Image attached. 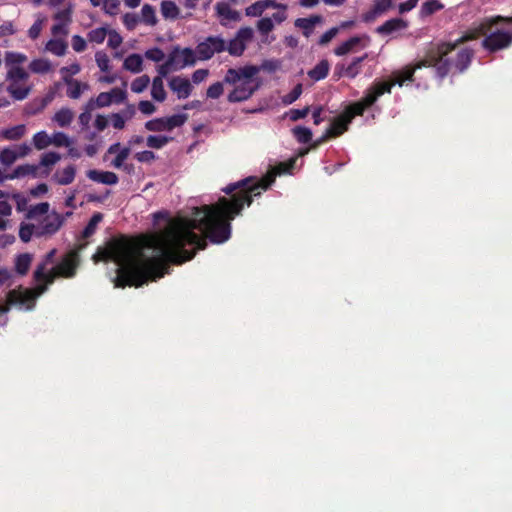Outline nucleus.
<instances>
[{
	"instance_id": "1",
	"label": "nucleus",
	"mask_w": 512,
	"mask_h": 512,
	"mask_svg": "<svg viewBox=\"0 0 512 512\" xmlns=\"http://www.w3.org/2000/svg\"><path fill=\"white\" fill-rule=\"evenodd\" d=\"M130 240L119 259L115 286L141 287L169 274V264L182 265L204 250L207 240L221 244L231 236V226H162Z\"/></svg>"
},
{
	"instance_id": "2",
	"label": "nucleus",
	"mask_w": 512,
	"mask_h": 512,
	"mask_svg": "<svg viewBox=\"0 0 512 512\" xmlns=\"http://www.w3.org/2000/svg\"><path fill=\"white\" fill-rule=\"evenodd\" d=\"M272 179L255 181L253 178H246L241 181L227 185L222 191L227 196L209 205L193 207L191 219L174 220L168 211H158L152 214L153 224H231V222L242 213L245 207H249L254 197H258L269 187Z\"/></svg>"
},
{
	"instance_id": "3",
	"label": "nucleus",
	"mask_w": 512,
	"mask_h": 512,
	"mask_svg": "<svg viewBox=\"0 0 512 512\" xmlns=\"http://www.w3.org/2000/svg\"><path fill=\"white\" fill-rule=\"evenodd\" d=\"M473 58L474 51L471 48L458 49L452 42H438L425 51L422 66L434 68L435 76L442 81L452 71L464 73Z\"/></svg>"
},
{
	"instance_id": "4",
	"label": "nucleus",
	"mask_w": 512,
	"mask_h": 512,
	"mask_svg": "<svg viewBox=\"0 0 512 512\" xmlns=\"http://www.w3.org/2000/svg\"><path fill=\"white\" fill-rule=\"evenodd\" d=\"M258 73L259 68L254 65L228 69L223 82L233 85L234 89L228 94L227 100L230 103L248 100L259 88V82L255 79Z\"/></svg>"
},
{
	"instance_id": "5",
	"label": "nucleus",
	"mask_w": 512,
	"mask_h": 512,
	"mask_svg": "<svg viewBox=\"0 0 512 512\" xmlns=\"http://www.w3.org/2000/svg\"><path fill=\"white\" fill-rule=\"evenodd\" d=\"M393 87V83L375 81L365 92L364 97L355 103L348 105L343 113L346 115L350 122L356 116H362L365 110L371 107L379 97L385 93L390 94Z\"/></svg>"
},
{
	"instance_id": "6",
	"label": "nucleus",
	"mask_w": 512,
	"mask_h": 512,
	"mask_svg": "<svg viewBox=\"0 0 512 512\" xmlns=\"http://www.w3.org/2000/svg\"><path fill=\"white\" fill-rule=\"evenodd\" d=\"M38 283L33 289H25L19 286L10 290L7 293L5 305H9V308L11 306H18L25 310H33L36 306L37 298L48 290L47 284L43 282Z\"/></svg>"
},
{
	"instance_id": "7",
	"label": "nucleus",
	"mask_w": 512,
	"mask_h": 512,
	"mask_svg": "<svg viewBox=\"0 0 512 512\" xmlns=\"http://www.w3.org/2000/svg\"><path fill=\"white\" fill-rule=\"evenodd\" d=\"M29 74L28 72L20 67V66H12L8 67L6 79L9 81V85L7 87V91L15 100H24L27 98L31 91L30 86H23L21 83H24L28 80Z\"/></svg>"
},
{
	"instance_id": "8",
	"label": "nucleus",
	"mask_w": 512,
	"mask_h": 512,
	"mask_svg": "<svg viewBox=\"0 0 512 512\" xmlns=\"http://www.w3.org/2000/svg\"><path fill=\"white\" fill-rule=\"evenodd\" d=\"M225 51V39L221 35H211L204 38L196 46L197 58L200 61H207Z\"/></svg>"
},
{
	"instance_id": "9",
	"label": "nucleus",
	"mask_w": 512,
	"mask_h": 512,
	"mask_svg": "<svg viewBox=\"0 0 512 512\" xmlns=\"http://www.w3.org/2000/svg\"><path fill=\"white\" fill-rule=\"evenodd\" d=\"M500 22L512 24V16L504 17L499 15L492 18H487L476 29L466 32L460 38L452 42V44L456 47H459L468 41L477 39L480 35H486L494 25H497Z\"/></svg>"
},
{
	"instance_id": "10",
	"label": "nucleus",
	"mask_w": 512,
	"mask_h": 512,
	"mask_svg": "<svg viewBox=\"0 0 512 512\" xmlns=\"http://www.w3.org/2000/svg\"><path fill=\"white\" fill-rule=\"evenodd\" d=\"M85 246L86 243H81L77 248L70 250L64 255L60 263L55 267L59 277L73 278L76 275L80 265L79 252L84 249Z\"/></svg>"
},
{
	"instance_id": "11",
	"label": "nucleus",
	"mask_w": 512,
	"mask_h": 512,
	"mask_svg": "<svg viewBox=\"0 0 512 512\" xmlns=\"http://www.w3.org/2000/svg\"><path fill=\"white\" fill-rule=\"evenodd\" d=\"M186 114H174L168 117H161L149 120L145 123V128L152 132L172 131L181 127L187 121Z\"/></svg>"
},
{
	"instance_id": "12",
	"label": "nucleus",
	"mask_w": 512,
	"mask_h": 512,
	"mask_svg": "<svg viewBox=\"0 0 512 512\" xmlns=\"http://www.w3.org/2000/svg\"><path fill=\"white\" fill-rule=\"evenodd\" d=\"M512 44V33L502 30H497L490 34L482 41V47L490 52L505 49Z\"/></svg>"
},
{
	"instance_id": "13",
	"label": "nucleus",
	"mask_w": 512,
	"mask_h": 512,
	"mask_svg": "<svg viewBox=\"0 0 512 512\" xmlns=\"http://www.w3.org/2000/svg\"><path fill=\"white\" fill-rule=\"evenodd\" d=\"M422 63H424V56L415 61L414 63H410L406 66H404L402 69L396 71L394 73V81H387L388 83H393V86L395 84H398L399 86H403L405 82L414 81V75L416 70L422 69V68H428V66H422Z\"/></svg>"
},
{
	"instance_id": "14",
	"label": "nucleus",
	"mask_w": 512,
	"mask_h": 512,
	"mask_svg": "<svg viewBox=\"0 0 512 512\" xmlns=\"http://www.w3.org/2000/svg\"><path fill=\"white\" fill-rule=\"evenodd\" d=\"M393 7V0H374L372 8L366 13L362 14V20L365 23H372L378 17L384 15Z\"/></svg>"
},
{
	"instance_id": "15",
	"label": "nucleus",
	"mask_w": 512,
	"mask_h": 512,
	"mask_svg": "<svg viewBox=\"0 0 512 512\" xmlns=\"http://www.w3.org/2000/svg\"><path fill=\"white\" fill-rule=\"evenodd\" d=\"M215 12L217 17L220 18V24L223 27L228 26V21L240 22L242 20L240 12L232 9L226 2H217L215 5Z\"/></svg>"
},
{
	"instance_id": "16",
	"label": "nucleus",
	"mask_w": 512,
	"mask_h": 512,
	"mask_svg": "<svg viewBox=\"0 0 512 512\" xmlns=\"http://www.w3.org/2000/svg\"><path fill=\"white\" fill-rule=\"evenodd\" d=\"M170 53H175V62L178 69H182L186 66H193L198 59L196 49L193 50L189 47L180 48L179 46H176Z\"/></svg>"
},
{
	"instance_id": "17",
	"label": "nucleus",
	"mask_w": 512,
	"mask_h": 512,
	"mask_svg": "<svg viewBox=\"0 0 512 512\" xmlns=\"http://www.w3.org/2000/svg\"><path fill=\"white\" fill-rule=\"evenodd\" d=\"M408 28V22L402 18H391L376 28V33L381 36H390L396 32Z\"/></svg>"
},
{
	"instance_id": "18",
	"label": "nucleus",
	"mask_w": 512,
	"mask_h": 512,
	"mask_svg": "<svg viewBox=\"0 0 512 512\" xmlns=\"http://www.w3.org/2000/svg\"><path fill=\"white\" fill-rule=\"evenodd\" d=\"M169 87L177 93L179 99L188 98L192 92V85L187 78L174 76L169 81Z\"/></svg>"
},
{
	"instance_id": "19",
	"label": "nucleus",
	"mask_w": 512,
	"mask_h": 512,
	"mask_svg": "<svg viewBox=\"0 0 512 512\" xmlns=\"http://www.w3.org/2000/svg\"><path fill=\"white\" fill-rule=\"evenodd\" d=\"M61 226H20L19 237L23 242H29L33 233L53 234L56 233Z\"/></svg>"
},
{
	"instance_id": "20",
	"label": "nucleus",
	"mask_w": 512,
	"mask_h": 512,
	"mask_svg": "<svg viewBox=\"0 0 512 512\" xmlns=\"http://www.w3.org/2000/svg\"><path fill=\"white\" fill-rule=\"evenodd\" d=\"M323 21L321 15H312L307 18H297L294 22V25L302 30V33L305 37H309L315 28L316 24H319Z\"/></svg>"
},
{
	"instance_id": "21",
	"label": "nucleus",
	"mask_w": 512,
	"mask_h": 512,
	"mask_svg": "<svg viewBox=\"0 0 512 512\" xmlns=\"http://www.w3.org/2000/svg\"><path fill=\"white\" fill-rule=\"evenodd\" d=\"M76 176L75 165H68L64 169H58L52 176V180L58 185H69L71 184Z\"/></svg>"
},
{
	"instance_id": "22",
	"label": "nucleus",
	"mask_w": 512,
	"mask_h": 512,
	"mask_svg": "<svg viewBox=\"0 0 512 512\" xmlns=\"http://www.w3.org/2000/svg\"><path fill=\"white\" fill-rule=\"evenodd\" d=\"M87 177L92 181L106 185H115L119 181L118 176L111 171L89 170Z\"/></svg>"
},
{
	"instance_id": "23",
	"label": "nucleus",
	"mask_w": 512,
	"mask_h": 512,
	"mask_svg": "<svg viewBox=\"0 0 512 512\" xmlns=\"http://www.w3.org/2000/svg\"><path fill=\"white\" fill-rule=\"evenodd\" d=\"M56 277H59V275L55 267L50 272H46L45 263L39 264L33 274V278L36 282H43L47 284V287L54 283Z\"/></svg>"
},
{
	"instance_id": "24",
	"label": "nucleus",
	"mask_w": 512,
	"mask_h": 512,
	"mask_svg": "<svg viewBox=\"0 0 512 512\" xmlns=\"http://www.w3.org/2000/svg\"><path fill=\"white\" fill-rule=\"evenodd\" d=\"M350 123V119L342 112L339 116L334 118L327 130L332 137L336 138L348 130Z\"/></svg>"
},
{
	"instance_id": "25",
	"label": "nucleus",
	"mask_w": 512,
	"mask_h": 512,
	"mask_svg": "<svg viewBox=\"0 0 512 512\" xmlns=\"http://www.w3.org/2000/svg\"><path fill=\"white\" fill-rule=\"evenodd\" d=\"M63 81L65 82V84L68 85L66 95L71 99L80 98L83 90L88 89L87 84H82L81 82L70 76H64Z\"/></svg>"
},
{
	"instance_id": "26",
	"label": "nucleus",
	"mask_w": 512,
	"mask_h": 512,
	"mask_svg": "<svg viewBox=\"0 0 512 512\" xmlns=\"http://www.w3.org/2000/svg\"><path fill=\"white\" fill-rule=\"evenodd\" d=\"M26 133V126L19 124L0 131V138L8 141H17L21 139Z\"/></svg>"
},
{
	"instance_id": "27",
	"label": "nucleus",
	"mask_w": 512,
	"mask_h": 512,
	"mask_svg": "<svg viewBox=\"0 0 512 512\" xmlns=\"http://www.w3.org/2000/svg\"><path fill=\"white\" fill-rule=\"evenodd\" d=\"M38 168H39V166L32 165V164L19 165L13 170V172L11 174L7 175V179L12 180V179H16V178L25 177L28 175H31L32 177H36Z\"/></svg>"
},
{
	"instance_id": "28",
	"label": "nucleus",
	"mask_w": 512,
	"mask_h": 512,
	"mask_svg": "<svg viewBox=\"0 0 512 512\" xmlns=\"http://www.w3.org/2000/svg\"><path fill=\"white\" fill-rule=\"evenodd\" d=\"M330 64L328 60H321L313 69L308 71V76L314 81H320L328 75Z\"/></svg>"
},
{
	"instance_id": "29",
	"label": "nucleus",
	"mask_w": 512,
	"mask_h": 512,
	"mask_svg": "<svg viewBox=\"0 0 512 512\" xmlns=\"http://www.w3.org/2000/svg\"><path fill=\"white\" fill-rule=\"evenodd\" d=\"M368 58V54L365 53L360 57L353 58L352 62L346 67V77L350 79L356 78L362 71V63Z\"/></svg>"
},
{
	"instance_id": "30",
	"label": "nucleus",
	"mask_w": 512,
	"mask_h": 512,
	"mask_svg": "<svg viewBox=\"0 0 512 512\" xmlns=\"http://www.w3.org/2000/svg\"><path fill=\"white\" fill-rule=\"evenodd\" d=\"M143 59L139 54H130L126 57L123 63V68L132 73H139L142 71Z\"/></svg>"
},
{
	"instance_id": "31",
	"label": "nucleus",
	"mask_w": 512,
	"mask_h": 512,
	"mask_svg": "<svg viewBox=\"0 0 512 512\" xmlns=\"http://www.w3.org/2000/svg\"><path fill=\"white\" fill-rule=\"evenodd\" d=\"M67 48V43L62 39H50L45 45V49L56 56H64Z\"/></svg>"
},
{
	"instance_id": "32",
	"label": "nucleus",
	"mask_w": 512,
	"mask_h": 512,
	"mask_svg": "<svg viewBox=\"0 0 512 512\" xmlns=\"http://www.w3.org/2000/svg\"><path fill=\"white\" fill-rule=\"evenodd\" d=\"M246 50V44L242 43L237 37H233L228 42L225 40V51L231 56L239 57Z\"/></svg>"
},
{
	"instance_id": "33",
	"label": "nucleus",
	"mask_w": 512,
	"mask_h": 512,
	"mask_svg": "<svg viewBox=\"0 0 512 512\" xmlns=\"http://www.w3.org/2000/svg\"><path fill=\"white\" fill-rule=\"evenodd\" d=\"M151 96L158 102H163L166 99V91L164 89L163 79L154 77L152 81Z\"/></svg>"
},
{
	"instance_id": "34",
	"label": "nucleus",
	"mask_w": 512,
	"mask_h": 512,
	"mask_svg": "<svg viewBox=\"0 0 512 512\" xmlns=\"http://www.w3.org/2000/svg\"><path fill=\"white\" fill-rule=\"evenodd\" d=\"M74 118V114L69 108H61L53 117V120L60 126H69Z\"/></svg>"
},
{
	"instance_id": "35",
	"label": "nucleus",
	"mask_w": 512,
	"mask_h": 512,
	"mask_svg": "<svg viewBox=\"0 0 512 512\" xmlns=\"http://www.w3.org/2000/svg\"><path fill=\"white\" fill-rule=\"evenodd\" d=\"M32 257L28 253L20 254L15 261V270L19 275H26L31 265Z\"/></svg>"
},
{
	"instance_id": "36",
	"label": "nucleus",
	"mask_w": 512,
	"mask_h": 512,
	"mask_svg": "<svg viewBox=\"0 0 512 512\" xmlns=\"http://www.w3.org/2000/svg\"><path fill=\"white\" fill-rule=\"evenodd\" d=\"M140 21L149 26H155L157 24V17L155 9L150 4H144L141 9Z\"/></svg>"
},
{
	"instance_id": "37",
	"label": "nucleus",
	"mask_w": 512,
	"mask_h": 512,
	"mask_svg": "<svg viewBox=\"0 0 512 512\" xmlns=\"http://www.w3.org/2000/svg\"><path fill=\"white\" fill-rule=\"evenodd\" d=\"M443 8L444 5L439 0H428L422 4L420 15L422 17H427L442 10Z\"/></svg>"
},
{
	"instance_id": "38",
	"label": "nucleus",
	"mask_w": 512,
	"mask_h": 512,
	"mask_svg": "<svg viewBox=\"0 0 512 512\" xmlns=\"http://www.w3.org/2000/svg\"><path fill=\"white\" fill-rule=\"evenodd\" d=\"M161 14L165 19H176L179 16V8L173 1H163Z\"/></svg>"
},
{
	"instance_id": "39",
	"label": "nucleus",
	"mask_w": 512,
	"mask_h": 512,
	"mask_svg": "<svg viewBox=\"0 0 512 512\" xmlns=\"http://www.w3.org/2000/svg\"><path fill=\"white\" fill-rule=\"evenodd\" d=\"M172 68L178 69L177 64L175 62V53H170L168 55L167 60L158 66V68H157L158 76L157 77H160L161 79H163L165 76L168 75V73L172 70Z\"/></svg>"
},
{
	"instance_id": "40",
	"label": "nucleus",
	"mask_w": 512,
	"mask_h": 512,
	"mask_svg": "<svg viewBox=\"0 0 512 512\" xmlns=\"http://www.w3.org/2000/svg\"><path fill=\"white\" fill-rule=\"evenodd\" d=\"M29 69L33 73L44 74L51 70V63L48 59H44V58L34 59L33 61L30 62Z\"/></svg>"
},
{
	"instance_id": "41",
	"label": "nucleus",
	"mask_w": 512,
	"mask_h": 512,
	"mask_svg": "<svg viewBox=\"0 0 512 512\" xmlns=\"http://www.w3.org/2000/svg\"><path fill=\"white\" fill-rule=\"evenodd\" d=\"M173 138L164 135H149L147 137V146L153 149H161L168 144Z\"/></svg>"
},
{
	"instance_id": "42",
	"label": "nucleus",
	"mask_w": 512,
	"mask_h": 512,
	"mask_svg": "<svg viewBox=\"0 0 512 512\" xmlns=\"http://www.w3.org/2000/svg\"><path fill=\"white\" fill-rule=\"evenodd\" d=\"M292 132L299 143L307 144L312 140V131L307 127L296 126Z\"/></svg>"
},
{
	"instance_id": "43",
	"label": "nucleus",
	"mask_w": 512,
	"mask_h": 512,
	"mask_svg": "<svg viewBox=\"0 0 512 512\" xmlns=\"http://www.w3.org/2000/svg\"><path fill=\"white\" fill-rule=\"evenodd\" d=\"M49 210V204L47 202L38 203L30 206L27 213V219H35L37 217L45 215Z\"/></svg>"
},
{
	"instance_id": "44",
	"label": "nucleus",
	"mask_w": 512,
	"mask_h": 512,
	"mask_svg": "<svg viewBox=\"0 0 512 512\" xmlns=\"http://www.w3.org/2000/svg\"><path fill=\"white\" fill-rule=\"evenodd\" d=\"M108 34V30L105 27H100L93 29L88 32L87 39L91 43L101 44L104 42L106 36Z\"/></svg>"
},
{
	"instance_id": "45",
	"label": "nucleus",
	"mask_w": 512,
	"mask_h": 512,
	"mask_svg": "<svg viewBox=\"0 0 512 512\" xmlns=\"http://www.w3.org/2000/svg\"><path fill=\"white\" fill-rule=\"evenodd\" d=\"M27 60V56L19 52H7L5 55V64L8 67L19 66Z\"/></svg>"
},
{
	"instance_id": "46",
	"label": "nucleus",
	"mask_w": 512,
	"mask_h": 512,
	"mask_svg": "<svg viewBox=\"0 0 512 512\" xmlns=\"http://www.w3.org/2000/svg\"><path fill=\"white\" fill-rule=\"evenodd\" d=\"M33 144L36 149L42 150L51 145V140L49 135L45 131H40L34 134Z\"/></svg>"
},
{
	"instance_id": "47",
	"label": "nucleus",
	"mask_w": 512,
	"mask_h": 512,
	"mask_svg": "<svg viewBox=\"0 0 512 512\" xmlns=\"http://www.w3.org/2000/svg\"><path fill=\"white\" fill-rule=\"evenodd\" d=\"M18 158L17 152L9 147L0 151V162L5 166L12 165Z\"/></svg>"
},
{
	"instance_id": "48",
	"label": "nucleus",
	"mask_w": 512,
	"mask_h": 512,
	"mask_svg": "<svg viewBox=\"0 0 512 512\" xmlns=\"http://www.w3.org/2000/svg\"><path fill=\"white\" fill-rule=\"evenodd\" d=\"M150 84V77L148 75H142L135 78L131 83V90L134 93H142Z\"/></svg>"
},
{
	"instance_id": "49",
	"label": "nucleus",
	"mask_w": 512,
	"mask_h": 512,
	"mask_svg": "<svg viewBox=\"0 0 512 512\" xmlns=\"http://www.w3.org/2000/svg\"><path fill=\"white\" fill-rule=\"evenodd\" d=\"M115 252L110 248H98L97 252L93 255V260L95 263L98 262H107L114 258Z\"/></svg>"
},
{
	"instance_id": "50",
	"label": "nucleus",
	"mask_w": 512,
	"mask_h": 512,
	"mask_svg": "<svg viewBox=\"0 0 512 512\" xmlns=\"http://www.w3.org/2000/svg\"><path fill=\"white\" fill-rule=\"evenodd\" d=\"M60 159H61V156L59 153L47 152L41 156L39 166L50 167V166L55 165Z\"/></svg>"
},
{
	"instance_id": "51",
	"label": "nucleus",
	"mask_w": 512,
	"mask_h": 512,
	"mask_svg": "<svg viewBox=\"0 0 512 512\" xmlns=\"http://www.w3.org/2000/svg\"><path fill=\"white\" fill-rule=\"evenodd\" d=\"M50 140L56 147H68L71 144L69 137L63 132H55Z\"/></svg>"
},
{
	"instance_id": "52",
	"label": "nucleus",
	"mask_w": 512,
	"mask_h": 512,
	"mask_svg": "<svg viewBox=\"0 0 512 512\" xmlns=\"http://www.w3.org/2000/svg\"><path fill=\"white\" fill-rule=\"evenodd\" d=\"M257 29L261 35H267L274 29L272 18L264 17L257 22Z\"/></svg>"
},
{
	"instance_id": "53",
	"label": "nucleus",
	"mask_w": 512,
	"mask_h": 512,
	"mask_svg": "<svg viewBox=\"0 0 512 512\" xmlns=\"http://www.w3.org/2000/svg\"><path fill=\"white\" fill-rule=\"evenodd\" d=\"M95 60L99 69L103 72H107L110 69V59L108 55L103 51H98L95 54Z\"/></svg>"
},
{
	"instance_id": "54",
	"label": "nucleus",
	"mask_w": 512,
	"mask_h": 512,
	"mask_svg": "<svg viewBox=\"0 0 512 512\" xmlns=\"http://www.w3.org/2000/svg\"><path fill=\"white\" fill-rule=\"evenodd\" d=\"M140 22V17L135 13H126L123 15V24L127 30H134Z\"/></svg>"
},
{
	"instance_id": "55",
	"label": "nucleus",
	"mask_w": 512,
	"mask_h": 512,
	"mask_svg": "<svg viewBox=\"0 0 512 512\" xmlns=\"http://www.w3.org/2000/svg\"><path fill=\"white\" fill-rule=\"evenodd\" d=\"M131 150L129 147H124L122 148L116 155V157L114 158V160L112 161V165L115 167V168H122L125 164V160L128 158L129 154H130Z\"/></svg>"
},
{
	"instance_id": "56",
	"label": "nucleus",
	"mask_w": 512,
	"mask_h": 512,
	"mask_svg": "<svg viewBox=\"0 0 512 512\" xmlns=\"http://www.w3.org/2000/svg\"><path fill=\"white\" fill-rule=\"evenodd\" d=\"M54 19L59 23L64 22V24H70L72 21V7L69 6L63 10L58 11L55 13Z\"/></svg>"
},
{
	"instance_id": "57",
	"label": "nucleus",
	"mask_w": 512,
	"mask_h": 512,
	"mask_svg": "<svg viewBox=\"0 0 512 512\" xmlns=\"http://www.w3.org/2000/svg\"><path fill=\"white\" fill-rule=\"evenodd\" d=\"M224 88L222 82H215L207 89L206 95L211 99H218L223 94Z\"/></svg>"
},
{
	"instance_id": "58",
	"label": "nucleus",
	"mask_w": 512,
	"mask_h": 512,
	"mask_svg": "<svg viewBox=\"0 0 512 512\" xmlns=\"http://www.w3.org/2000/svg\"><path fill=\"white\" fill-rule=\"evenodd\" d=\"M302 91V84H297L287 95L283 97V102L285 104H292L301 96Z\"/></svg>"
},
{
	"instance_id": "59",
	"label": "nucleus",
	"mask_w": 512,
	"mask_h": 512,
	"mask_svg": "<svg viewBox=\"0 0 512 512\" xmlns=\"http://www.w3.org/2000/svg\"><path fill=\"white\" fill-rule=\"evenodd\" d=\"M263 12L264 8L260 0L245 8V15L248 17H259Z\"/></svg>"
},
{
	"instance_id": "60",
	"label": "nucleus",
	"mask_w": 512,
	"mask_h": 512,
	"mask_svg": "<svg viewBox=\"0 0 512 512\" xmlns=\"http://www.w3.org/2000/svg\"><path fill=\"white\" fill-rule=\"evenodd\" d=\"M253 36L254 32L251 27H241L235 34V37H237L244 44L251 41Z\"/></svg>"
},
{
	"instance_id": "61",
	"label": "nucleus",
	"mask_w": 512,
	"mask_h": 512,
	"mask_svg": "<svg viewBox=\"0 0 512 512\" xmlns=\"http://www.w3.org/2000/svg\"><path fill=\"white\" fill-rule=\"evenodd\" d=\"M145 57L154 62H161L165 58V54L160 48L154 47L145 52Z\"/></svg>"
},
{
	"instance_id": "62",
	"label": "nucleus",
	"mask_w": 512,
	"mask_h": 512,
	"mask_svg": "<svg viewBox=\"0 0 512 512\" xmlns=\"http://www.w3.org/2000/svg\"><path fill=\"white\" fill-rule=\"evenodd\" d=\"M310 112V107L305 106L303 109H291L288 112L289 119L293 122L305 118Z\"/></svg>"
},
{
	"instance_id": "63",
	"label": "nucleus",
	"mask_w": 512,
	"mask_h": 512,
	"mask_svg": "<svg viewBox=\"0 0 512 512\" xmlns=\"http://www.w3.org/2000/svg\"><path fill=\"white\" fill-rule=\"evenodd\" d=\"M120 6L119 0H103V9L109 15L117 14Z\"/></svg>"
},
{
	"instance_id": "64",
	"label": "nucleus",
	"mask_w": 512,
	"mask_h": 512,
	"mask_svg": "<svg viewBox=\"0 0 512 512\" xmlns=\"http://www.w3.org/2000/svg\"><path fill=\"white\" fill-rule=\"evenodd\" d=\"M134 157L138 162L149 163V162L155 160L156 155L153 151L145 150V151L137 152Z\"/></svg>"
}]
</instances>
